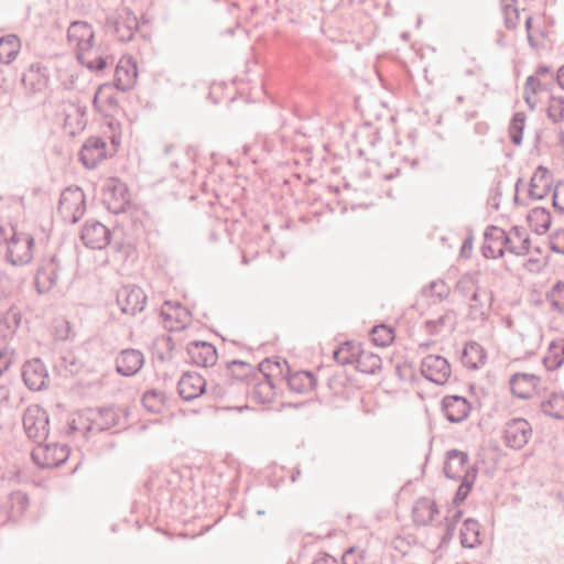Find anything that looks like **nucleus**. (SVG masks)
<instances>
[{
    "instance_id": "10",
    "label": "nucleus",
    "mask_w": 564,
    "mask_h": 564,
    "mask_svg": "<svg viewBox=\"0 0 564 564\" xmlns=\"http://www.w3.org/2000/svg\"><path fill=\"white\" fill-rule=\"evenodd\" d=\"M532 435L530 423L522 417H514L505 423L501 438L503 443L513 449L522 448Z\"/></svg>"
},
{
    "instance_id": "11",
    "label": "nucleus",
    "mask_w": 564,
    "mask_h": 564,
    "mask_svg": "<svg viewBox=\"0 0 564 564\" xmlns=\"http://www.w3.org/2000/svg\"><path fill=\"white\" fill-rule=\"evenodd\" d=\"M50 66L43 61L31 63L22 75V85L32 93H42L50 85Z\"/></svg>"
},
{
    "instance_id": "40",
    "label": "nucleus",
    "mask_w": 564,
    "mask_h": 564,
    "mask_svg": "<svg viewBox=\"0 0 564 564\" xmlns=\"http://www.w3.org/2000/svg\"><path fill=\"white\" fill-rule=\"evenodd\" d=\"M289 387L299 393H307L315 388L316 379L308 371H295L289 377Z\"/></svg>"
},
{
    "instance_id": "25",
    "label": "nucleus",
    "mask_w": 564,
    "mask_h": 564,
    "mask_svg": "<svg viewBox=\"0 0 564 564\" xmlns=\"http://www.w3.org/2000/svg\"><path fill=\"white\" fill-rule=\"evenodd\" d=\"M144 364L143 354L133 348L123 349L116 358L118 373L130 377L138 373Z\"/></svg>"
},
{
    "instance_id": "4",
    "label": "nucleus",
    "mask_w": 564,
    "mask_h": 564,
    "mask_svg": "<svg viewBox=\"0 0 564 564\" xmlns=\"http://www.w3.org/2000/svg\"><path fill=\"white\" fill-rule=\"evenodd\" d=\"M553 75L547 69H539L527 79L524 86V99L534 109L544 104L552 94Z\"/></svg>"
},
{
    "instance_id": "1",
    "label": "nucleus",
    "mask_w": 564,
    "mask_h": 564,
    "mask_svg": "<svg viewBox=\"0 0 564 564\" xmlns=\"http://www.w3.org/2000/svg\"><path fill=\"white\" fill-rule=\"evenodd\" d=\"M67 41L80 64L91 70H101L107 63L95 45L93 26L85 21H74L67 30Z\"/></svg>"
},
{
    "instance_id": "38",
    "label": "nucleus",
    "mask_w": 564,
    "mask_h": 564,
    "mask_svg": "<svg viewBox=\"0 0 564 564\" xmlns=\"http://www.w3.org/2000/svg\"><path fill=\"white\" fill-rule=\"evenodd\" d=\"M21 50V41L14 34H9L0 39V63L10 64L13 62Z\"/></svg>"
},
{
    "instance_id": "24",
    "label": "nucleus",
    "mask_w": 564,
    "mask_h": 564,
    "mask_svg": "<svg viewBox=\"0 0 564 564\" xmlns=\"http://www.w3.org/2000/svg\"><path fill=\"white\" fill-rule=\"evenodd\" d=\"M540 384V378L532 373H516L510 380L511 392L520 399L534 397L539 391Z\"/></svg>"
},
{
    "instance_id": "35",
    "label": "nucleus",
    "mask_w": 564,
    "mask_h": 564,
    "mask_svg": "<svg viewBox=\"0 0 564 564\" xmlns=\"http://www.w3.org/2000/svg\"><path fill=\"white\" fill-rule=\"evenodd\" d=\"M95 433L90 412L76 414L68 423V434L73 436L79 435L89 438Z\"/></svg>"
},
{
    "instance_id": "17",
    "label": "nucleus",
    "mask_w": 564,
    "mask_h": 564,
    "mask_svg": "<svg viewBox=\"0 0 564 564\" xmlns=\"http://www.w3.org/2000/svg\"><path fill=\"white\" fill-rule=\"evenodd\" d=\"M107 155L106 141L100 137H90L79 151V161L85 167L95 169L107 159Z\"/></svg>"
},
{
    "instance_id": "29",
    "label": "nucleus",
    "mask_w": 564,
    "mask_h": 564,
    "mask_svg": "<svg viewBox=\"0 0 564 564\" xmlns=\"http://www.w3.org/2000/svg\"><path fill=\"white\" fill-rule=\"evenodd\" d=\"M552 182V174L550 171L541 166L538 167L530 181V196L536 199L545 197L551 189Z\"/></svg>"
},
{
    "instance_id": "30",
    "label": "nucleus",
    "mask_w": 564,
    "mask_h": 564,
    "mask_svg": "<svg viewBox=\"0 0 564 564\" xmlns=\"http://www.w3.org/2000/svg\"><path fill=\"white\" fill-rule=\"evenodd\" d=\"M285 370V361L265 359L260 364L257 377L261 378L263 381L276 386L278 382L283 380Z\"/></svg>"
},
{
    "instance_id": "64",
    "label": "nucleus",
    "mask_w": 564,
    "mask_h": 564,
    "mask_svg": "<svg viewBox=\"0 0 564 564\" xmlns=\"http://www.w3.org/2000/svg\"><path fill=\"white\" fill-rule=\"evenodd\" d=\"M312 564H337L336 560L328 555L317 557Z\"/></svg>"
},
{
    "instance_id": "21",
    "label": "nucleus",
    "mask_w": 564,
    "mask_h": 564,
    "mask_svg": "<svg viewBox=\"0 0 564 564\" xmlns=\"http://www.w3.org/2000/svg\"><path fill=\"white\" fill-rule=\"evenodd\" d=\"M186 351L189 361L198 367H212L218 359L215 346L207 341L189 343Z\"/></svg>"
},
{
    "instance_id": "60",
    "label": "nucleus",
    "mask_w": 564,
    "mask_h": 564,
    "mask_svg": "<svg viewBox=\"0 0 564 564\" xmlns=\"http://www.w3.org/2000/svg\"><path fill=\"white\" fill-rule=\"evenodd\" d=\"M506 24L508 28H516L519 23V12L512 6L505 8Z\"/></svg>"
},
{
    "instance_id": "47",
    "label": "nucleus",
    "mask_w": 564,
    "mask_h": 564,
    "mask_svg": "<svg viewBox=\"0 0 564 564\" xmlns=\"http://www.w3.org/2000/svg\"><path fill=\"white\" fill-rule=\"evenodd\" d=\"M492 304V294L484 289H477L473 295L470 307L485 315Z\"/></svg>"
},
{
    "instance_id": "3",
    "label": "nucleus",
    "mask_w": 564,
    "mask_h": 564,
    "mask_svg": "<svg viewBox=\"0 0 564 564\" xmlns=\"http://www.w3.org/2000/svg\"><path fill=\"white\" fill-rule=\"evenodd\" d=\"M65 270V263L58 253L47 254L40 260L34 284L39 293L51 291Z\"/></svg>"
},
{
    "instance_id": "42",
    "label": "nucleus",
    "mask_w": 564,
    "mask_h": 564,
    "mask_svg": "<svg viewBox=\"0 0 564 564\" xmlns=\"http://www.w3.org/2000/svg\"><path fill=\"white\" fill-rule=\"evenodd\" d=\"M226 376L229 387L238 383L243 384L247 380V362L237 359L227 361Z\"/></svg>"
},
{
    "instance_id": "44",
    "label": "nucleus",
    "mask_w": 564,
    "mask_h": 564,
    "mask_svg": "<svg viewBox=\"0 0 564 564\" xmlns=\"http://www.w3.org/2000/svg\"><path fill=\"white\" fill-rule=\"evenodd\" d=\"M165 392L158 389H151L143 393L142 404L151 413H160L165 406Z\"/></svg>"
},
{
    "instance_id": "43",
    "label": "nucleus",
    "mask_w": 564,
    "mask_h": 564,
    "mask_svg": "<svg viewBox=\"0 0 564 564\" xmlns=\"http://www.w3.org/2000/svg\"><path fill=\"white\" fill-rule=\"evenodd\" d=\"M356 368L364 373L375 375L382 368V360L379 355L362 349L356 364Z\"/></svg>"
},
{
    "instance_id": "63",
    "label": "nucleus",
    "mask_w": 564,
    "mask_h": 564,
    "mask_svg": "<svg viewBox=\"0 0 564 564\" xmlns=\"http://www.w3.org/2000/svg\"><path fill=\"white\" fill-rule=\"evenodd\" d=\"M470 491V485L468 484H462L457 490V494H456V500H464Z\"/></svg>"
},
{
    "instance_id": "39",
    "label": "nucleus",
    "mask_w": 564,
    "mask_h": 564,
    "mask_svg": "<svg viewBox=\"0 0 564 564\" xmlns=\"http://www.w3.org/2000/svg\"><path fill=\"white\" fill-rule=\"evenodd\" d=\"M467 469V455L463 452L452 451L447 455L445 473L451 478L462 477Z\"/></svg>"
},
{
    "instance_id": "37",
    "label": "nucleus",
    "mask_w": 564,
    "mask_h": 564,
    "mask_svg": "<svg viewBox=\"0 0 564 564\" xmlns=\"http://www.w3.org/2000/svg\"><path fill=\"white\" fill-rule=\"evenodd\" d=\"M436 513V505L429 498L417 500L413 508V518L420 525H426L432 522Z\"/></svg>"
},
{
    "instance_id": "57",
    "label": "nucleus",
    "mask_w": 564,
    "mask_h": 564,
    "mask_svg": "<svg viewBox=\"0 0 564 564\" xmlns=\"http://www.w3.org/2000/svg\"><path fill=\"white\" fill-rule=\"evenodd\" d=\"M13 291V280L3 271H0V300L10 295Z\"/></svg>"
},
{
    "instance_id": "26",
    "label": "nucleus",
    "mask_w": 564,
    "mask_h": 564,
    "mask_svg": "<svg viewBox=\"0 0 564 564\" xmlns=\"http://www.w3.org/2000/svg\"><path fill=\"white\" fill-rule=\"evenodd\" d=\"M22 311L19 306L12 305L9 310L0 317V339L7 341L12 339L22 323Z\"/></svg>"
},
{
    "instance_id": "49",
    "label": "nucleus",
    "mask_w": 564,
    "mask_h": 564,
    "mask_svg": "<svg viewBox=\"0 0 564 564\" xmlns=\"http://www.w3.org/2000/svg\"><path fill=\"white\" fill-rule=\"evenodd\" d=\"M546 112L551 120L560 122L564 119V99L562 96H556L553 93L546 99Z\"/></svg>"
},
{
    "instance_id": "12",
    "label": "nucleus",
    "mask_w": 564,
    "mask_h": 564,
    "mask_svg": "<svg viewBox=\"0 0 564 564\" xmlns=\"http://www.w3.org/2000/svg\"><path fill=\"white\" fill-rule=\"evenodd\" d=\"M116 301L123 314L135 315L143 311L147 303V295L139 286L124 285L118 290Z\"/></svg>"
},
{
    "instance_id": "55",
    "label": "nucleus",
    "mask_w": 564,
    "mask_h": 564,
    "mask_svg": "<svg viewBox=\"0 0 564 564\" xmlns=\"http://www.w3.org/2000/svg\"><path fill=\"white\" fill-rule=\"evenodd\" d=\"M535 22L536 21L533 18H528L525 21L528 36L530 42L533 44L538 43L539 40L544 36V32L535 25Z\"/></svg>"
},
{
    "instance_id": "16",
    "label": "nucleus",
    "mask_w": 564,
    "mask_h": 564,
    "mask_svg": "<svg viewBox=\"0 0 564 564\" xmlns=\"http://www.w3.org/2000/svg\"><path fill=\"white\" fill-rule=\"evenodd\" d=\"M80 239L91 249H104L110 243V230L98 220H87L82 228Z\"/></svg>"
},
{
    "instance_id": "22",
    "label": "nucleus",
    "mask_w": 564,
    "mask_h": 564,
    "mask_svg": "<svg viewBox=\"0 0 564 564\" xmlns=\"http://www.w3.org/2000/svg\"><path fill=\"white\" fill-rule=\"evenodd\" d=\"M507 250V234L503 229L491 226L485 232L482 253L488 259H496Z\"/></svg>"
},
{
    "instance_id": "34",
    "label": "nucleus",
    "mask_w": 564,
    "mask_h": 564,
    "mask_svg": "<svg viewBox=\"0 0 564 564\" xmlns=\"http://www.w3.org/2000/svg\"><path fill=\"white\" fill-rule=\"evenodd\" d=\"M529 227L538 235L545 234L552 224V217L547 209L542 207L533 208L527 216Z\"/></svg>"
},
{
    "instance_id": "46",
    "label": "nucleus",
    "mask_w": 564,
    "mask_h": 564,
    "mask_svg": "<svg viewBox=\"0 0 564 564\" xmlns=\"http://www.w3.org/2000/svg\"><path fill=\"white\" fill-rule=\"evenodd\" d=\"M394 338V329L390 326L378 325L371 330V340L377 346L387 347L393 343Z\"/></svg>"
},
{
    "instance_id": "18",
    "label": "nucleus",
    "mask_w": 564,
    "mask_h": 564,
    "mask_svg": "<svg viewBox=\"0 0 564 564\" xmlns=\"http://www.w3.org/2000/svg\"><path fill=\"white\" fill-rule=\"evenodd\" d=\"M22 378L30 390L40 391L46 387L48 373L42 360L34 358L23 365Z\"/></svg>"
},
{
    "instance_id": "61",
    "label": "nucleus",
    "mask_w": 564,
    "mask_h": 564,
    "mask_svg": "<svg viewBox=\"0 0 564 564\" xmlns=\"http://www.w3.org/2000/svg\"><path fill=\"white\" fill-rule=\"evenodd\" d=\"M551 248L558 253H564V230H557L552 235Z\"/></svg>"
},
{
    "instance_id": "7",
    "label": "nucleus",
    "mask_w": 564,
    "mask_h": 564,
    "mask_svg": "<svg viewBox=\"0 0 564 564\" xmlns=\"http://www.w3.org/2000/svg\"><path fill=\"white\" fill-rule=\"evenodd\" d=\"M102 202L112 214L126 212L130 205L128 186L118 177H108L102 187Z\"/></svg>"
},
{
    "instance_id": "9",
    "label": "nucleus",
    "mask_w": 564,
    "mask_h": 564,
    "mask_svg": "<svg viewBox=\"0 0 564 564\" xmlns=\"http://www.w3.org/2000/svg\"><path fill=\"white\" fill-rule=\"evenodd\" d=\"M23 427L29 438L42 442L48 435V415L40 405L32 404L23 414Z\"/></svg>"
},
{
    "instance_id": "14",
    "label": "nucleus",
    "mask_w": 564,
    "mask_h": 564,
    "mask_svg": "<svg viewBox=\"0 0 564 564\" xmlns=\"http://www.w3.org/2000/svg\"><path fill=\"white\" fill-rule=\"evenodd\" d=\"M118 88L111 84H102L94 96V108L105 117H112L120 110Z\"/></svg>"
},
{
    "instance_id": "23",
    "label": "nucleus",
    "mask_w": 564,
    "mask_h": 564,
    "mask_svg": "<svg viewBox=\"0 0 564 564\" xmlns=\"http://www.w3.org/2000/svg\"><path fill=\"white\" fill-rule=\"evenodd\" d=\"M137 78V63L131 58H121L116 66L113 85L119 90L127 91L134 87Z\"/></svg>"
},
{
    "instance_id": "53",
    "label": "nucleus",
    "mask_w": 564,
    "mask_h": 564,
    "mask_svg": "<svg viewBox=\"0 0 564 564\" xmlns=\"http://www.w3.org/2000/svg\"><path fill=\"white\" fill-rule=\"evenodd\" d=\"M449 295V288L444 281H435L431 283L426 291V296L430 299L443 300Z\"/></svg>"
},
{
    "instance_id": "19",
    "label": "nucleus",
    "mask_w": 564,
    "mask_h": 564,
    "mask_svg": "<svg viewBox=\"0 0 564 564\" xmlns=\"http://www.w3.org/2000/svg\"><path fill=\"white\" fill-rule=\"evenodd\" d=\"M63 129L64 132L70 137L80 133L87 123L85 108L75 104H63Z\"/></svg>"
},
{
    "instance_id": "33",
    "label": "nucleus",
    "mask_w": 564,
    "mask_h": 564,
    "mask_svg": "<svg viewBox=\"0 0 564 564\" xmlns=\"http://www.w3.org/2000/svg\"><path fill=\"white\" fill-rule=\"evenodd\" d=\"M362 349L360 343L345 341L334 351V358L340 365H356Z\"/></svg>"
},
{
    "instance_id": "8",
    "label": "nucleus",
    "mask_w": 564,
    "mask_h": 564,
    "mask_svg": "<svg viewBox=\"0 0 564 564\" xmlns=\"http://www.w3.org/2000/svg\"><path fill=\"white\" fill-rule=\"evenodd\" d=\"M69 453L67 445L58 443L42 444L40 442L32 449L31 456L41 468H56L67 460Z\"/></svg>"
},
{
    "instance_id": "58",
    "label": "nucleus",
    "mask_w": 564,
    "mask_h": 564,
    "mask_svg": "<svg viewBox=\"0 0 564 564\" xmlns=\"http://www.w3.org/2000/svg\"><path fill=\"white\" fill-rule=\"evenodd\" d=\"M553 206L560 212H564V182L557 183L554 188Z\"/></svg>"
},
{
    "instance_id": "15",
    "label": "nucleus",
    "mask_w": 564,
    "mask_h": 564,
    "mask_svg": "<svg viewBox=\"0 0 564 564\" xmlns=\"http://www.w3.org/2000/svg\"><path fill=\"white\" fill-rule=\"evenodd\" d=\"M421 370L426 379L437 384L446 383L452 375L449 362L440 355L426 356L422 360Z\"/></svg>"
},
{
    "instance_id": "41",
    "label": "nucleus",
    "mask_w": 564,
    "mask_h": 564,
    "mask_svg": "<svg viewBox=\"0 0 564 564\" xmlns=\"http://www.w3.org/2000/svg\"><path fill=\"white\" fill-rule=\"evenodd\" d=\"M460 543L465 547H475L480 543V529L477 521L467 519L459 530Z\"/></svg>"
},
{
    "instance_id": "51",
    "label": "nucleus",
    "mask_w": 564,
    "mask_h": 564,
    "mask_svg": "<svg viewBox=\"0 0 564 564\" xmlns=\"http://www.w3.org/2000/svg\"><path fill=\"white\" fill-rule=\"evenodd\" d=\"M525 126V116L524 113H517L512 118L510 124V137L514 144H520L522 141L523 129Z\"/></svg>"
},
{
    "instance_id": "20",
    "label": "nucleus",
    "mask_w": 564,
    "mask_h": 564,
    "mask_svg": "<svg viewBox=\"0 0 564 564\" xmlns=\"http://www.w3.org/2000/svg\"><path fill=\"white\" fill-rule=\"evenodd\" d=\"M205 378L195 371L185 372L177 382L180 397L185 401L199 398L206 390Z\"/></svg>"
},
{
    "instance_id": "2",
    "label": "nucleus",
    "mask_w": 564,
    "mask_h": 564,
    "mask_svg": "<svg viewBox=\"0 0 564 564\" xmlns=\"http://www.w3.org/2000/svg\"><path fill=\"white\" fill-rule=\"evenodd\" d=\"M507 250L517 256H528L525 265L531 272L540 271L546 263V257L540 249L531 250L528 234L519 227H513L507 234Z\"/></svg>"
},
{
    "instance_id": "6",
    "label": "nucleus",
    "mask_w": 564,
    "mask_h": 564,
    "mask_svg": "<svg viewBox=\"0 0 564 564\" xmlns=\"http://www.w3.org/2000/svg\"><path fill=\"white\" fill-rule=\"evenodd\" d=\"M85 194L79 187H67L61 194L57 212L64 221L77 223L85 214Z\"/></svg>"
},
{
    "instance_id": "27",
    "label": "nucleus",
    "mask_w": 564,
    "mask_h": 564,
    "mask_svg": "<svg viewBox=\"0 0 564 564\" xmlns=\"http://www.w3.org/2000/svg\"><path fill=\"white\" fill-rule=\"evenodd\" d=\"M443 411L451 422H462L470 411L468 401L458 395H447L443 400Z\"/></svg>"
},
{
    "instance_id": "5",
    "label": "nucleus",
    "mask_w": 564,
    "mask_h": 564,
    "mask_svg": "<svg viewBox=\"0 0 564 564\" xmlns=\"http://www.w3.org/2000/svg\"><path fill=\"white\" fill-rule=\"evenodd\" d=\"M34 238L31 234L15 229L7 241V260L13 265H23L33 259Z\"/></svg>"
},
{
    "instance_id": "28",
    "label": "nucleus",
    "mask_w": 564,
    "mask_h": 564,
    "mask_svg": "<svg viewBox=\"0 0 564 564\" xmlns=\"http://www.w3.org/2000/svg\"><path fill=\"white\" fill-rule=\"evenodd\" d=\"M96 433L111 430L119 425L121 415L115 408L89 411Z\"/></svg>"
},
{
    "instance_id": "45",
    "label": "nucleus",
    "mask_w": 564,
    "mask_h": 564,
    "mask_svg": "<svg viewBox=\"0 0 564 564\" xmlns=\"http://www.w3.org/2000/svg\"><path fill=\"white\" fill-rule=\"evenodd\" d=\"M543 412L555 419H564V394L552 393L542 402Z\"/></svg>"
},
{
    "instance_id": "52",
    "label": "nucleus",
    "mask_w": 564,
    "mask_h": 564,
    "mask_svg": "<svg viewBox=\"0 0 564 564\" xmlns=\"http://www.w3.org/2000/svg\"><path fill=\"white\" fill-rule=\"evenodd\" d=\"M343 564H371L368 561L367 554L365 551L359 550L357 547H351L347 552H345L343 556Z\"/></svg>"
},
{
    "instance_id": "13",
    "label": "nucleus",
    "mask_w": 564,
    "mask_h": 564,
    "mask_svg": "<svg viewBox=\"0 0 564 564\" xmlns=\"http://www.w3.org/2000/svg\"><path fill=\"white\" fill-rule=\"evenodd\" d=\"M165 328L171 332L184 329L191 322V313L180 302L166 301L161 308Z\"/></svg>"
},
{
    "instance_id": "31",
    "label": "nucleus",
    "mask_w": 564,
    "mask_h": 564,
    "mask_svg": "<svg viewBox=\"0 0 564 564\" xmlns=\"http://www.w3.org/2000/svg\"><path fill=\"white\" fill-rule=\"evenodd\" d=\"M4 506L9 513V519L17 520L26 512L30 506V499L23 491H13L7 497Z\"/></svg>"
},
{
    "instance_id": "62",
    "label": "nucleus",
    "mask_w": 564,
    "mask_h": 564,
    "mask_svg": "<svg viewBox=\"0 0 564 564\" xmlns=\"http://www.w3.org/2000/svg\"><path fill=\"white\" fill-rule=\"evenodd\" d=\"M13 227L11 226H2L0 225V245L7 243L11 232L13 231Z\"/></svg>"
},
{
    "instance_id": "36",
    "label": "nucleus",
    "mask_w": 564,
    "mask_h": 564,
    "mask_svg": "<svg viewBox=\"0 0 564 564\" xmlns=\"http://www.w3.org/2000/svg\"><path fill=\"white\" fill-rule=\"evenodd\" d=\"M545 367L555 370L564 364V339L552 340L543 357Z\"/></svg>"
},
{
    "instance_id": "59",
    "label": "nucleus",
    "mask_w": 564,
    "mask_h": 564,
    "mask_svg": "<svg viewBox=\"0 0 564 564\" xmlns=\"http://www.w3.org/2000/svg\"><path fill=\"white\" fill-rule=\"evenodd\" d=\"M13 351L8 348L0 349V377L9 369L12 364Z\"/></svg>"
},
{
    "instance_id": "48",
    "label": "nucleus",
    "mask_w": 564,
    "mask_h": 564,
    "mask_svg": "<svg viewBox=\"0 0 564 564\" xmlns=\"http://www.w3.org/2000/svg\"><path fill=\"white\" fill-rule=\"evenodd\" d=\"M234 86L225 83H215L210 86L209 97L214 102H227L235 99Z\"/></svg>"
},
{
    "instance_id": "32",
    "label": "nucleus",
    "mask_w": 564,
    "mask_h": 564,
    "mask_svg": "<svg viewBox=\"0 0 564 564\" xmlns=\"http://www.w3.org/2000/svg\"><path fill=\"white\" fill-rule=\"evenodd\" d=\"M463 364L469 369H478L487 361V354L481 345L471 341L466 344L463 355Z\"/></svg>"
},
{
    "instance_id": "50",
    "label": "nucleus",
    "mask_w": 564,
    "mask_h": 564,
    "mask_svg": "<svg viewBox=\"0 0 564 564\" xmlns=\"http://www.w3.org/2000/svg\"><path fill=\"white\" fill-rule=\"evenodd\" d=\"M258 383L254 387L253 395L259 403L265 404L273 400L275 395V386L263 381L257 377Z\"/></svg>"
},
{
    "instance_id": "54",
    "label": "nucleus",
    "mask_w": 564,
    "mask_h": 564,
    "mask_svg": "<svg viewBox=\"0 0 564 564\" xmlns=\"http://www.w3.org/2000/svg\"><path fill=\"white\" fill-rule=\"evenodd\" d=\"M552 305L557 308H564V283L557 282L547 295Z\"/></svg>"
},
{
    "instance_id": "56",
    "label": "nucleus",
    "mask_w": 564,
    "mask_h": 564,
    "mask_svg": "<svg viewBox=\"0 0 564 564\" xmlns=\"http://www.w3.org/2000/svg\"><path fill=\"white\" fill-rule=\"evenodd\" d=\"M228 232L230 234L231 236V241H237L240 239V240H243V235H245V226L240 221V220H232L228 228H227Z\"/></svg>"
}]
</instances>
